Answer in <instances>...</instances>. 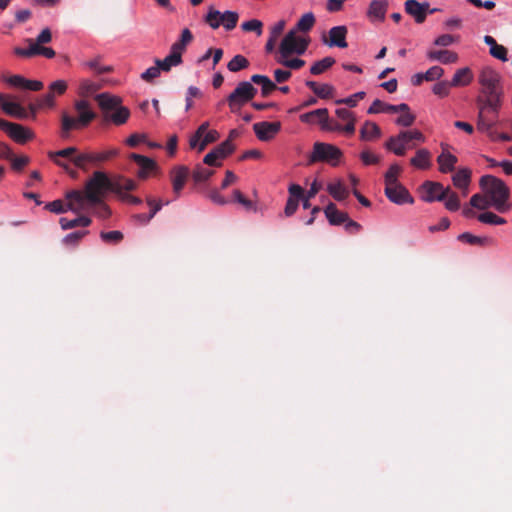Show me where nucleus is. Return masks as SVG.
I'll return each instance as SVG.
<instances>
[{
	"label": "nucleus",
	"instance_id": "obj_48",
	"mask_svg": "<svg viewBox=\"0 0 512 512\" xmlns=\"http://www.w3.org/2000/svg\"><path fill=\"white\" fill-rule=\"evenodd\" d=\"M14 53L17 56L30 58L39 54V45L30 41V46L28 48L16 47L14 49Z\"/></svg>",
	"mask_w": 512,
	"mask_h": 512
},
{
	"label": "nucleus",
	"instance_id": "obj_20",
	"mask_svg": "<svg viewBox=\"0 0 512 512\" xmlns=\"http://www.w3.org/2000/svg\"><path fill=\"white\" fill-rule=\"evenodd\" d=\"M346 26H335L329 30L330 46H336L339 48H346L348 46L346 41L347 36Z\"/></svg>",
	"mask_w": 512,
	"mask_h": 512
},
{
	"label": "nucleus",
	"instance_id": "obj_64",
	"mask_svg": "<svg viewBox=\"0 0 512 512\" xmlns=\"http://www.w3.org/2000/svg\"><path fill=\"white\" fill-rule=\"evenodd\" d=\"M39 106L42 108H53L55 106V95L48 89V92L39 99Z\"/></svg>",
	"mask_w": 512,
	"mask_h": 512
},
{
	"label": "nucleus",
	"instance_id": "obj_34",
	"mask_svg": "<svg viewBox=\"0 0 512 512\" xmlns=\"http://www.w3.org/2000/svg\"><path fill=\"white\" fill-rule=\"evenodd\" d=\"M193 40V35L188 28L182 30L181 37L172 44L171 50L182 57L187 45Z\"/></svg>",
	"mask_w": 512,
	"mask_h": 512
},
{
	"label": "nucleus",
	"instance_id": "obj_53",
	"mask_svg": "<svg viewBox=\"0 0 512 512\" xmlns=\"http://www.w3.org/2000/svg\"><path fill=\"white\" fill-rule=\"evenodd\" d=\"M263 24L260 20L252 19L242 23L241 28L246 32H256L257 35L262 34Z\"/></svg>",
	"mask_w": 512,
	"mask_h": 512
},
{
	"label": "nucleus",
	"instance_id": "obj_9",
	"mask_svg": "<svg viewBox=\"0 0 512 512\" xmlns=\"http://www.w3.org/2000/svg\"><path fill=\"white\" fill-rule=\"evenodd\" d=\"M309 40L298 37L295 30L289 31L282 39L279 47V56L289 57L292 54L305 53Z\"/></svg>",
	"mask_w": 512,
	"mask_h": 512
},
{
	"label": "nucleus",
	"instance_id": "obj_7",
	"mask_svg": "<svg viewBox=\"0 0 512 512\" xmlns=\"http://www.w3.org/2000/svg\"><path fill=\"white\" fill-rule=\"evenodd\" d=\"M341 157L342 151L338 147L328 143L315 142L308 162L309 164L326 162L331 166H337Z\"/></svg>",
	"mask_w": 512,
	"mask_h": 512
},
{
	"label": "nucleus",
	"instance_id": "obj_10",
	"mask_svg": "<svg viewBox=\"0 0 512 512\" xmlns=\"http://www.w3.org/2000/svg\"><path fill=\"white\" fill-rule=\"evenodd\" d=\"M324 213L331 225L344 224L345 230L349 233H356L361 228V225L350 219L347 213L339 211L334 203H329L325 207Z\"/></svg>",
	"mask_w": 512,
	"mask_h": 512
},
{
	"label": "nucleus",
	"instance_id": "obj_63",
	"mask_svg": "<svg viewBox=\"0 0 512 512\" xmlns=\"http://www.w3.org/2000/svg\"><path fill=\"white\" fill-rule=\"evenodd\" d=\"M160 72L161 71L158 65L155 64V66H152L144 71L140 77L143 81L150 83L160 75Z\"/></svg>",
	"mask_w": 512,
	"mask_h": 512
},
{
	"label": "nucleus",
	"instance_id": "obj_46",
	"mask_svg": "<svg viewBox=\"0 0 512 512\" xmlns=\"http://www.w3.org/2000/svg\"><path fill=\"white\" fill-rule=\"evenodd\" d=\"M213 174V170L197 166L193 171L192 177L195 183H201L207 181Z\"/></svg>",
	"mask_w": 512,
	"mask_h": 512
},
{
	"label": "nucleus",
	"instance_id": "obj_39",
	"mask_svg": "<svg viewBox=\"0 0 512 512\" xmlns=\"http://www.w3.org/2000/svg\"><path fill=\"white\" fill-rule=\"evenodd\" d=\"M457 239L463 243H466L469 245H478V246H484L488 242V238L475 236L469 232H464V233L460 234L457 237Z\"/></svg>",
	"mask_w": 512,
	"mask_h": 512
},
{
	"label": "nucleus",
	"instance_id": "obj_51",
	"mask_svg": "<svg viewBox=\"0 0 512 512\" xmlns=\"http://www.w3.org/2000/svg\"><path fill=\"white\" fill-rule=\"evenodd\" d=\"M8 160L11 162L12 169L18 172L21 171L30 162L28 156L17 157L13 152L11 153V158H8Z\"/></svg>",
	"mask_w": 512,
	"mask_h": 512
},
{
	"label": "nucleus",
	"instance_id": "obj_13",
	"mask_svg": "<svg viewBox=\"0 0 512 512\" xmlns=\"http://www.w3.org/2000/svg\"><path fill=\"white\" fill-rule=\"evenodd\" d=\"M384 193L392 203L397 205L414 203L413 197L400 182H397L392 186H385Z\"/></svg>",
	"mask_w": 512,
	"mask_h": 512
},
{
	"label": "nucleus",
	"instance_id": "obj_30",
	"mask_svg": "<svg viewBox=\"0 0 512 512\" xmlns=\"http://www.w3.org/2000/svg\"><path fill=\"white\" fill-rule=\"evenodd\" d=\"M251 81L255 84L261 85V92L264 97L268 96L277 88L276 84L265 75L254 74L251 77Z\"/></svg>",
	"mask_w": 512,
	"mask_h": 512
},
{
	"label": "nucleus",
	"instance_id": "obj_35",
	"mask_svg": "<svg viewBox=\"0 0 512 512\" xmlns=\"http://www.w3.org/2000/svg\"><path fill=\"white\" fill-rule=\"evenodd\" d=\"M6 114L16 117L19 119H25L28 118V112L27 110L22 107L19 103L8 101L6 104L3 105L2 109Z\"/></svg>",
	"mask_w": 512,
	"mask_h": 512
},
{
	"label": "nucleus",
	"instance_id": "obj_41",
	"mask_svg": "<svg viewBox=\"0 0 512 512\" xmlns=\"http://www.w3.org/2000/svg\"><path fill=\"white\" fill-rule=\"evenodd\" d=\"M315 24V16L312 12L305 13L298 20L296 28L299 31L307 32L312 29Z\"/></svg>",
	"mask_w": 512,
	"mask_h": 512
},
{
	"label": "nucleus",
	"instance_id": "obj_58",
	"mask_svg": "<svg viewBox=\"0 0 512 512\" xmlns=\"http://www.w3.org/2000/svg\"><path fill=\"white\" fill-rule=\"evenodd\" d=\"M219 138V133L216 130H210L208 131L201 140V143L199 144V152H202L206 146L210 143L215 142Z\"/></svg>",
	"mask_w": 512,
	"mask_h": 512
},
{
	"label": "nucleus",
	"instance_id": "obj_38",
	"mask_svg": "<svg viewBox=\"0 0 512 512\" xmlns=\"http://www.w3.org/2000/svg\"><path fill=\"white\" fill-rule=\"evenodd\" d=\"M249 66V61L243 55H235L227 65V68L231 72H238L240 70L246 69Z\"/></svg>",
	"mask_w": 512,
	"mask_h": 512
},
{
	"label": "nucleus",
	"instance_id": "obj_44",
	"mask_svg": "<svg viewBox=\"0 0 512 512\" xmlns=\"http://www.w3.org/2000/svg\"><path fill=\"white\" fill-rule=\"evenodd\" d=\"M66 200H67V202L60 200V199L49 202L45 205V209H47L50 212L57 213V214L64 213L67 210H71L69 207V200L67 198H66Z\"/></svg>",
	"mask_w": 512,
	"mask_h": 512
},
{
	"label": "nucleus",
	"instance_id": "obj_57",
	"mask_svg": "<svg viewBox=\"0 0 512 512\" xmlns=\"http://www.w3.org/2000/svg\"><path fill=\"white\" fill-rule=\"evenodd\" d=\"M88 234V231H76L69 233L63 238V243L66 245H77L79 241Z\"/></svg>",
	"mask_w": 512,
	"mask_h": 512
},
{
	"label": "nucleus",
	"instance_id": "obj_43",
	"mask_svg": "<svg viewBox=\"0 0 512 512\" xmlns=\"http://www.w3.org/2000/svg\"><path fill=\"white\" fill-rule=\"evenodd\" d=\"M119 154L117 148H111L103 152H91L92 163L105 162L116 157Z\"/></svg>",
	"mask_w": 512,
	"mask_h": 512
},
{
	"label": "nucleus",
	"instance_id": "obj_33",
	"mask_svg": "<svg viewBox=\"0 0 512 512\" xmlns=\"http://www.w3.org/2000/svg\"><path fill=\"white\" fill-rule=\"evenodd\" d=\"M381 130L379 126L370 121H366L360 130V138L364 141H369L380 137Z\"/></svg>",
	"mask_w": 512,
	"mask_h": 512
},
{
	"label": "nucleus",
	"instance_id": "obj_14",
	"mask_svg": "<svg viewBox=\"0 0 512 512\" xmlns=\"http://www.w3.org/2000/svg\"><path fill=\"white\" fill-rule=\"evenodd\" d=\"M4 124V129L10 138L20 144L26 143L28 140L33 138V133L26 127L6 121Z\"/></svg>",
	"mask_w": 512,
	"mask_h": 512
},
{
	"label": "nucleus",
	"instance_id": "obj_55",
	"mask_svg": "<svg viewBox=\"0 0 512 512\" xmlns=\"http://www.w3.org/2000/svg\"><path fill=\"white\" fill-rule=\"evenodd\" d=\"M101 239L106 243H119L123 239V234L120 231L101 232Z\"/></svg>",
	"mask_w": 512,
	"mask_h": 512
},
{
	"label": "nucleus",
	"instance_id": "obj_29",
	"mask_svg": "<svg viewBox=\"0 0 512 512\" xmlns=\"http://www.w3.org/2000/svg\"><path fill=\"white\" fill-rule=\"evenodd\" d=\"M230 202L240 204L247 212H257L256 203L246 198L239 189L233 190L232 199L230 200Z\"/></svg>",
	"mask_w": 512,
	"mask_h": 512
},
{
	"label": "nucleus",
	"instance_id": "obj_54",
	"mask_svg": "<svg viewBox=\"0 0 512 512\" xmlns=\"http://www.w3.org/2000/svg\"><path fill=\"white\" fill-rule=\"evenodd\" d=\"M72 163L80 169H86V164L92 163L91 152L80 154L76 153L72 158Z\"/></svg>",
	"mask_w": 512,
	"mask_h": 512
},
{
	"label": "nucleus",
	"instance_id": "obj_27",
	"mask_svg": "<svg viewBox=\"0 0 512 512\" xmlns=\"http://www.w3.org/2000/svg\"><path fill=\"white\" fill-rule=\"evenodd\" d=\"M473 80V73L470 68L464 67L461 69H458L452 80L450 81L453 87H459V86H467L469 85Z\"/></svg>",
	"mask_w": 512,
	"mask_h": 512
},
{
	"label": "nucleus",
	"instance_id": "obj_6",
	"mask_svg": "<svg viewBox=\"0 0 512 512\" xmlns=\"http://www.w3.org/2000/svg\"><path fill=\"white\" fill-rule=\"evenodd\" d=\"M257 94V89L248 81L238 83L236 88L227 97V103L232 113H238L241 108L250 102Z\"/></svg>",
	"mask_w": 512,
	"mask_h": 512
},
{
	"label": "nucleus",
	"instance_id": "obj_47",
	"mask_svg": "<svg viewBox=\"0 0 512 512\" xmlns=\"http://www.w3.org/2000/svg\"><path fill=\"white\" fill-rule=\"evenodd\" d=\"M213 151L216 153L218 158L224 159L234 151V145L230 139L223 141L220 145L215 147Z\"/></svg>",
	"mask_w": 512,
	"mask_h": 512
},
{
	"label": "nucleus",
	"instance_id": "obj_16",
	"mask_svg": "<svg viewBox=\"0 0 512 512\" xmlns=\"http://www.w3.org/2000/svg\"><path fill=\"white\" fill-rule=\"evenodd\" d=\"M280 122H258L253 125L257 138L261 141H269L280 131Z\"/></svg>",
	"mask_w": 512,
	"mask_h": 512
},
{
	"label": "nucleus",
	"instance_id": "obj_45",
	"mask_svg": "<svg viewBox=\"0 0 512 512\" xmlns=\"http://www.w3.org/2000/svg\"><path fill=\"white\" fill-rule=\"evenodd\" d=\"M277 63L289 68L298 70L305 65V61L300 58L288 59V57L278 56L276 57Z\"/></svg>",
	"mask_w": 512,
	"mask_h": 512
},
{
	"label": "nucleus",
	"instance_id": "obj_1",
	"mask_svg": "<svg viewBox=\"0 0 512 512\" xmlns=\"http://www.w3.org/2000/svg\"><path fill=\"white\" fill-rule=\"evenodd\" d=\"M111 179L101 171H95L85 183L84 190H71L66 193L71 211L79 213L88 208L89 204L101 203L105 193L112 191Z\"/></svg>",
	"mask_w": 512,
	"mask_h": 512
},
{
	"label": "nucleus",
	"instance_id": "obj_15",
	"mask_svg": "<svg viewBox=\"0 0 512 512\" xmlns=\"http://www.w3.org/2000/svg\"><path fill=\"white\" fill-rule=\"evenodd\" d=\"M415 146V143H409L407 137L402 136V132L391 136L385 143V148L397 156H404L407 149H412Z\"/></svg>",
	"mask_w": 512,
	"mask_h": 512
},
{
	"label": "nucleus",
	"instance_id": "obj_24",
	"mask_svg": "<svg viewBox=\"0 0 512 512\" xmlns=\"http://www.w3.org/2000/svg\"><path fill=\"white\" fill-rule=\"evenodd\" d=\"M457 161L458 159L455 155L445 150H443L442 153L437 157L439 170L442 173L452 172L455 168Z\"/></svg>",
	"mask_w": 512,
	"mask_h": 512
},
{
	"label": "nucleus",
	"instance_id": "obj_59",
	"mask_svg": "<svg viewBox=\"0 0 512 512\" xmlns=\"http://www.w3.org/2000/svg\"><path fill=\"white\" fill-rule=\"evenodd\" d=\"M444 74V70L440 66H432L429 68L423 76L426 81H434L440 79Z\"/></svg>",
	"mask_w": 512,
	"mask_h": 512
},
{
	"label": "nucleus",
	"instance_id": "obj_40",
	"mask_svg": "<svg viewBox=\"0 0 512 512\" xmlns=\"http://www.w3.org/2000/svg\"><path fill=\"white\" fill-rule=\"evenodd\" d=\"M478 220L485 224L490 225H504L506 224V219L496 215L493 212H484L477 216Z\"/></svg>",
	"mask_w": 512,
	"mask_h": 512
},
{
	"label": "nucleus",
	"instance_id": "obj_2",
	"mask_svg": "<svg viewBox=\"0 0 512 512\" xmlns=\"http://www.w3.org/2000/svg\"><path fill=\"white\" fill-rule=\"evenodd\" d=\"M501 75L491 67H484L480 71L478 81L481 85L480 95L476 98V103L483 107L495 110V107L502 105L503 87Z\"/></svg>",
	"mask_w": 512,
	"mask_h": 512
},
{
	"label": "nucleus",
	"instance_id": "obj_4",
	"mask_svg": "<svg viewBox=\"0 0 512 512\" xmlns=\"http://www.w3.org/2000/svg\"><path fill=\"white\" fill-rule=\"evenodd\" d=\"M96 101L104 113V119L120 126L127 122L130 110L121 106L122 99L108 93H101L96 96Z\"/></svg>",
	"mask_w": 512,
	"mask_h": 512
},
{
	"label": "nucleus",
	"instance_id": "obj_25",
	"mask_svg": "<svg viewBox=\"0 0 512 512\" xmlns=\"http://www.w3.org/2000/svg\"><path fill=\"white\" fill-rule=\"evenodd\" d=\"M431 153L421 148L416 151L414 157L410 159V164L418 169H428L431 166Z\"/></svg>",
	"mask_w": 512,
	"mask_h": 512
},
{
	"label": "nucleus",
	"instance_id": "obj_37",
	"mask_svg": "<svg viewBox=\"0 0 512 512\" xmlns=\"http://www.w3.org/2000/svg\"><path fill=\"white\" fill-rule=\"evenodd\" d=\"M78 152L76 147H67L58 151H49L48 157L49 159H67L72 162V158Z\"/></svg>",
	"mask_w": 512,
	"mask_h": 512
},
{
	"label": "nucleus",
	"instance_id": "obj_56",
	"mask_svg": "<svg viewBox=\"0 0 512 512\" xmlns=\"http://www.w3.org/2000/svg\"><path fill=\"white\" fill-rule=\"evenodd\" d=\"M402 136L407 137L409 143H414V141L424 143L426 138L424 134L419 130H404L401 131Z\"/></svg>",
	"mask_w": 512,
	"mask_h": 512
},
{
	"label": "nucleus",
	"instance_id": "obj_36",
	"mask_svg": "<svg viewBox=\"0 0 512 512\" xmlns=\"http://www.w3.org/2000/svg\"><path fill=\"white\" fill-rule=\"evenodd\" d=\"M335 59L328 56L319 61H316L310 68V72L313 75H320L333 66Z\"/></svg>",
	"mask_w": 512,
	"mask_h": 512
},
{
	"label": "nucleus",
	"instance_id": "obj_18",
	"mask_svg": "<svg viewBox=\"0 0 512 512\" xmlns=\"http://www.w3.org/2000/svg\"><path fill=\"white\" fill-rule=\"evenodd\" d=\"M189 176V169L186 166H177L171 171V181L176 197L179 196Z\"/></svg>",
	"mask_w": 512,
	"mask_h": 512
},
{
	"label": "nucleus",
	"instance_id": "obj_21",
	"mask_svg": "<svg viewBox=\"0 0 512 512\" xmlns=\"http://www.w3.org/2000/svg\"><path fill=\"white\" fill-rule=\"evenodd\" d=\"M453 184L462 190L463 196L468 194V186L471 181V170L468 168L459 169L452 177Z\"/></svg>",
	"mask_w": 512,
	"mask_h": 512
},
{
	"label": "nucleus",
	"instance_id": "obj_60",
	"mask_svg": "<svg viewBox=\"0 0 512 512\" xmlns=\"http://www.w3.org/2000/svg\"><path fill=\"white\" fill-rule=\"evenodd\" d=\"M470 205L474 208L484 210L491 205L487 199L481 194H474L470 199Z\"/></svg>",
	"mask_w": 512,
	"mask_h": 512
},
{
	"label": "nucleus",
	"instance_id": "obj_22",
	"mask_svg": "<svg viewBox=\"0 0 512 512\" xmlns=\"http://www.w3.org/2000/svg\"><path fill=\"white\" fill-rule=\"evenodd\" d=\"M111 181H112V185H111L112 192H114L120 196H122V194H124L123 193L124 191H133L137 188V184L134 180L123 177V176H118V177L112 179Z\"/></svg>",
	"mask_w": 512,
	"mask_h": 512
},
{
	"label": "nucleus",
	"instance_id": "obj_28",
	"mask_svg": "<svg viewBox=\"0 0 512 512\" xmlns=\"http://www.w3.org/2000/svg\"><path fill=\"white\" fill-rule=\"evenodd\" d=\"M405 11L407 14L414 17L416 23L421 24L425 21V14L423 13L422 6L416 0H407L405 2Z\"/></svg>",
	"mask_w": 512,
	"mask_h": 512
},
{
	"label": "nucleus",
	"instance_id": "obj_42",
	"mask_svg": "<svg viewBox=\"0 0 512 512\" xmlns=\"http://www.w3.org/2000/svg\"><path fill=\"white\" fill-rule=\"evenodd\" d=\"M401 172L402 168L398 164L391 165L384 175L385 186H392L393 184L399 182L398 177Z\"/></svg>",
	"mask_w": 512,
	"mask_h": 512
},
{
	"label": "nucleus",
	"instance_id": "obj_11",
	"mask_svg": "<svg viewBox=\"0 0 512 512\" xmlns=\"http://www.w3.org/2000/svg\"><path fill=\"white\" fill-rule=\"evenodd\" d=\"M476 105L478 108L477 130L482 133L489 134L499 123L498 115L502 105L495 107V110H492L488 107H483L482 110V105L480 103H476Z\"/></svg>",
	"mask_w": 512,
	"mask_h": 512
},
{
	"label": "nucleus",
	"instance_id": "obj_8",
	"mask_svg": "<svg viewBox=\"0 0 512 512\" xmlns=\"http://www.w3.org/2000/svg\"><path fill=\"white\" fill-rule=\"evenodd\" d=\"M239 15L235 11L220 12L213 7H210L204 17L205 23L212 29H218L221 25L227 30H233L238 23Z\"/></svg>",
	"mask_w": 512,
	"mask_h": 512
},
{
	"label": "nucleus",
	"instance_id": "obj_3",
	"mask_svg": "<svg viewBox=\"0 0 512 512\" xmlns=\"http://www.w3.org/2000/svg\"><path fill=\"white\" fill-rule=\"evenodd\" d=\"M480 185L490 196L491 205L500 213L507 212L511 205L508 204L510 197L509 187L505 182L495 176L485 175L480 179Z\"/></svg>",
	"mask_w": 512,
	"mask_h": 512
},
{
	"label": "nucleus",
	"instance_id": "obj_61",
	"mask_svg": "<svg viewBox=\"0 0 512 512\" xmlns=\"http://www.w3.org/2000/svg\"><path fill=\"white\" fill-rule=\"evenodd\" d=\"M67 82L64 81V80H57V81H54L52 82L48 89L56 96H60V95H63L66 90H67Z\"/></svg>",
	"mask_w": 512,
	"mask_h": 512
},
{
	"label": "nucleus",
	"instance_id": "obj_19",
	"mask_svg": "<svg viewBox=\"0 0 512 512\" xmlns=\"http://www.w3.org/2000/svg\"><path fill=\"white\" fill-rule=\"evenodd\" d=\"M129 157L140 167V170L137 173L140 179H146L149 175V172L152 171L156 166L155 161L149 157L136 153L130 154Z\"/></svg>",
	"mask_w": 512,
	"mask_h": 512
},
{
	"label": "nucleus",
	"instance_id": "obj_50",
	"mask_svg": "<svg viewBox=\"0 0 512 512\" xmlns=\"http://www.w3.org/2000/svg\"><path fill=\"white\" fill-rule=\"evenodd\" d=\"M366 96V93L363 92V91H360V92H357L349 97H346V98H343V99H338L335 101L336 104H345L347 105L348 107H355L358 103L359 100H362L364 99Z\"/></svg>",
	"mask_w": 512,
	"mask_h": 512
},
{
	"label": "nucleus",
	"instance_id": "obj_62",
	"mask_svg": "<svg viewBox=\"0 0 512 512\" xmlns=\"http://www.w3.org/2000/svg\"><path fill=\"white\" fill-rule=\"evenodd\" d=\"M85 65L93 71H95L97 74H104L112 71V68L110 66H101L99 63V59L97 58L87 61Z\"/></svg>",
	"mask_w": 512,
	"mask_h": 512
},
{
	"label": "nucleus",
	"instance_id": "obj_17",
	"mask_svg": "<svg viewBox=\"0 0 512 512\" xmlns=\"http://www.w3.org/2000/svg\"><path fill=\"white\" fill-rule=\"evenodd\" d=\"M388 10L387 0H372L368 6L366 15L371 21L383 22Z\"/></svg>",
	"mask_w": 512,
	"mask_h": 512
},
{
	"label": "nucleus",
	"instance_id": "obj_12",
	"mask_svg": "<svg viewBox=\"0 0 512 512\" xmlns=\"http://www.w3.org/2000/svg\"><path fill=\"white\" fill-rule=\"evenodd\" d=\"M422 199L426 202L444 201L449 187L444 188L439 182L425 181L421 185Z\"/></svg>",
	"mask_w": 512,
	"mask_h": 512
},
{
	"label": "nucleus",
	"instance_id": "obj_49",
	"mask_svg": "<svg viewBox=\"0 0 512 512\" xmlns=\"http://www.w3.org/2000/svg\"><path fill=\"white\" fill-rule=\"evenodd\" d=\"M445 208L449 211H457L460 208L458 195L449 188V193L444 200Z\"/></svg>",
	"mask_w": 512,
	"mask_h": 512
},
{
	"label": "nucleus",
	"instance_id": "obj_32",
	"mask_svg": "<svg viewBox=\"0 0 512 512\" xmlns=\"http://www.w3.org/2000/svg\"><path fill=\"white\" fill-rule=\"evenodd\" d=\"M59 224L63 230L73 229L75 227H87L91 224V219L86 216H79L74 219L60 218Z\"/></svg>",
	"mask_w": 512,
	"mask_h": 512
},
{
	"label": "nucleus",
	"instance_id": "obj_23",
	"mask_svg": "<svg viewBox=\"0 0 512 512\" xmlns=\"http://www.w3.org/2000/svg\"><path fill=\"white\" fill-rule=\"evenodd\" d=\"M427 57L433 61H439L443 64L455 63L458 60L457 53L450 50H430Z\"/></svg>",
	"mask_w": 512,
	"mask_h": 512
},
{
	"label": "nucleus",
	"instance_id": "obj_31",
	"mask_svg": "<svg viewBox=\"0 0 512 512\" xmlns=\"http://www.w3.org/2000/svg\"><path fill=\"white\" fill-rule=\"evenodd\" d=\"M327 191L337 201H343L349 195V191L343 185L341 180H337L334 183H329L327 186Z\"/></svg>",
	"mask_w": 512,
	"mask_h": 512
},
{
	"label": "nucleus",
	"instance_id": "obj_26",
	"mask_svg": "<svg viewBox=\"0 0 512 512\" xmlns=\"http://www.w3.org/2000/svg\"><path fill=\"white\" fill-rule=\"evenodd\" d=\"M182 63V57L170 49L169 55L164 59H155V64L158 65L160 71L169 72L173 66H178Z\"/></svg>",
	"mask_w": 512,
	"mask_h": 512
},
{
	"label": "nucleus",
	"instance_id": "obj_5",
	"mask_svg": "<svg viewBox=\"0 0 512 512\" xmlns=\"http://www.w3.org/2000/svg\"><path fill=\"white\" fill-rule=\"evenodd\" d=\"M75 109L78 112L77 118L71 117L66 112L62 113L60 131L62 138H68L73 129L86 127L96 118V114L90 110V105L85 100L76 101Z\"/></svg>",
	"mask_w": 512,
	"mask_h": 512
},
{
	"label": "nucleus",
	"instance_id": "obj_52",
	"mask_svg": "<svg viewBox=\"0 0 512 512\" xmlns=\"http://www.w3.org/2000/svg\"><path fill=\"white\" fill-rule=\"evenodd\" d=\"M453 87L451 82L439 81L433 86V93L439 97H446L449 95L450 88Z\"/></svg>",
	"mask_w": 512,
	"mask_h": 512
}]
</instances>
